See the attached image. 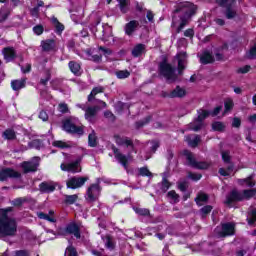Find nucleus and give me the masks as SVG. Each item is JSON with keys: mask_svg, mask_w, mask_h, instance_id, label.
<instances>
[{"mask_svg": "<svg viewBox=\"0 0 256 256\" xmlns=\"http://www.w3.org/2000/svg\"><path fill=\"white\" fill-rule=\"evenodd\" d=\"M83 160L82 157H78L76 161L71 163H62L60 165V169L62 171H67L68 173H81V161Z\"/></svg>", "mask_w": 256, "mask_h": 256, "instance_id": "9", "label": "nucleus"}, {"mask_svg": "<svg viewBox=\"0 0 256 256\" xmlns=\"http://www.w3.org/2000/svg\"><path fill=\"white\" fill-rule=\"evenodd\" d=\"M185 95H187V91L181 88V86H176V88L170 92V99H182Z\"/></svg>", "mask_w": 256, "mask_h": 256, "instance_id": "21", "label": "nucleus"}, {"mask_svg": "<svg viewBox=\"0 0 256 256\" xmlns=\"http://www.w3.org/2000/svg\"><path fill=\"white\" fill-rule=\"evenodd\" d=\"M119 3L121 13L129 11V0H117Z\"/></svg>", "mask_w": 256, "mask_h": 256, "instance_id": "39", "label": "nucleus"}, {"mask_svg": "<svg viewBox=\"0 0 256 256\" xmlns=\"http://www.w3.org/2000/svg\"><path fill=\"white\" fill-rule=\"evenodd\" d=\"M39 119H42L43 121H49V114H47L45 110H41L39 113Z\"/></svg>", "mask_w": 256, "mask_h": 256, "instance_id": "60", "label": "nucleus"}, {"mask_svg": "<svg viewBox=\"0 0 256 256\" xmlns=\"http://www.w3.org/2000/svg\"><path fill=\"white\" fill-rule=\"evenodd\" d=\"M88 179H89V176H84V177L73 176L66 181V186L68 189H80V187H83V185L87 183Z\"/></svg>", "mask_w": 256, "mask_h": 256, "instance_id": "10", "label": "nucleus"}, {"mask_svg": "<svg viewBox=\"0 0 256 256\" xmlns=\"http://www.w3.org/2000/svg\"><path fill=\"white\" fill-rule=\"evenodd\" d=\"M104 117H106V119H110V121H115V115L113 114V112L107 110L104 112Z\"/></svg>", "mask_w": 256, "mask_h": 256, "instance_id": "59", "label": "nucleus"}, {"mask_svg": "<svg viewBox=\"0 0 256 256\" xmlns=\"http://www.w3.org/2000/svg\"><path fill=\"white\" fill-rule=\"evenodd\" d=\"M43 51H53L55 49V40L48 39L41 43Z\"/></svg>", "mask_w": 256, "mask_h": 256, "instance_id": "29", "label": "nucleus"}, {"mask_svg": "<svg viewBox=\"0 0 256 256\" xmlns=\"http://www.w3.org/2000/svg\"><path fill=\"white\" fill-rule=\"evenodd\" d=\"M77 199H78L77 194L67 195L66 199H65V203H68V205H73V203H75V201H77Z\"/></svg>", "mask_w": 256, "mask_h": 256, "instance_id": "50", "label": "nucleus"}, {"mask_svg": "<svg viewBox=\"0 0 256 256\" xmlns=\"http://www.w3.org/2000/svg\"><path fill=\"white\" fill-rule=\"evenodd\" d=\"M0 235H3V237H15L17 235V221L6 217V219L0 223Z\"/></svg>", "mask_w": 256, "mask_h": 256, "instance_id": "4", "label": "nucleus"}, {"mask_svg": "<svg viewBox=\"0 0 256 256\" xmlns=\"http://www.w3.org/2000/svg\"><path fill=\"white\" fill-rule=\"evenodd\" d=\"M115 75L118 79H127L131 75V72L128 70H118L115 72Z\"/></svg>", "mask_w": 256, "mask_h": 256, "instance_id": "41", "label": "nucleus"}, {"mask_svg": "<svg viewBox=\"0 0 256 256\" xmlns=\"http://www.w3.org/2000/svg\"><path fill=\"white\" fill-rule=\"evenodd\" d=\"M103 91H105V88L101 86L93 88L90 95L88 96L89 103H93V101H97V99H95V96L98 95V93H103Z\"/></svg>", "mask_w": 256, "mask_h": 256, "instance_id": "26", "label": "nucleus"}, {"mask_svg": "<svg viewBox=\"0 0 256 256\" xmlns=\"http://www.w3.org/2000/svg\"><path fill=\"white\" fill-rule=\"evenodd\" d=\"M183 155L186 156L189 167H193V169H207L209 167L206 162H197L193 153L189 150H184Z\"/></svg>", "mask_w": 256, "mask_h": 256, "instance_id": "8", "label": "nucleus"}, {"mask_svg": "<svg viewBox=\"0 0 256 256\" xmlns=\"http://www.w3.org/2000/svg\"><path fill=\"white\" fill-rule=\"evenodd\" d=\"M9 15H10L9 11L5 9H0V23H5Z\"/></svg>", "mask_w": 256, "mask_h": 256, "instance_id": "49", "label": "nucleus"}, {"mask_svg": "<svg viewBox=\"0 0 256 256\" xmlns=\"http://www.w3.org/2000/svg\"><path fill=\"white\" fill-rule=\"evenodd\" d=\"M31 252L29 250H17L15 251V256H30Z\"/></svg>", "mask_w": 256, "mask_h": 256, "instance_id": "58", "label": "nucleus"}, {"mask_svg": "<svg viewBox=\"0 0 256 256\" xmlns=\"http://www.w3.org/2000/svg\"><path fill=\"white\" fill-rule=\"evenodd\" d=\"M173 14L172 27L175 25V19H177L178 15L180 25L178 26L176 33H181V31L185 29L186 25H189L191 17L197 14V5L191 2H180L175 6Z\"/></svg>", "mask_w": 256, "mask_h": 256, "instance_id": "1", "label": "nucleus"}, {"mask_svg": "<svg viewBox=\"0 0 256 256\" xmlns=\"http://www.w3.org/2000/svg\"><path fill=\"white\" fill-rule=\"evenodd\" d=\"M211 211H213V206L211 205H206L200 209V213L202 214L203 218L207 217Z\"/></svg>", "mask_w": 256, "mask_h": 256, "instance_id": "45", "label": "nucleus"}, {"mask_svg": "<svg viewBox=\"0 0 256 256\" xmlns=\"http://www.w3.org/2000/svg\"><path fill=\"white\" fill-rule=\"evenodd\" d=\"M54 147H58V149H69L71 146L63 141H54L53 142Z\"/></svg>", "mask_w": 256, "mask_h": 256, "instance_id": "46", "label": "nucleus"}, {"mask_svg": "<svg viewBox=\"0 0 256 256\" xmlns=\"http://www.w3.org/2000/svg\"><path fill=\"white\" fill-rule=\"evenodd\" d=\"M65 256H77V250L73 246L66 248Z\"/></svg>", "mask_w": 256, "mask_h": 256, "instance_id": "53", "label": "nucleus"}, {"mask_svg": "<svg viewBox=\"0 0 256 256\" xmlns=\"http://www.w3.org/2000/svg\"><path fill=\"white\" fill-rule=\"evenodd\" d=\"M221 155L224 163H231V155H229V151H223Z\"/></svg>", "mask_w": 256, "mask_h": 256, "instance_id": "56", "label": "nucleus"}, {"mask_svg": "<svg viewBox=\"0 0 256 256\" xmlns=\"http://www.w3.org/2000/svg\"><path fill=\"white\" fill-rule=\"evenodd\" d=\"M37 215L39 219H44V221H49L50 223H57V219L53 216H49V214L39 212Z\"/></svg>", "mask_w": 256, "mask_h": 256, "instance_id": "35", "label": "nucleus"}, {"mask_svg": "<svg viewBox=\"0 0 256 256\" xmlns=\"http://www.w3.org/2000/svg\"><path fill=\"white\" fill-rule=\"evenodd\" d=\"M256 189L243 190L242 192L237 190H232L230 194L226 197L225 204L231 207L233 203L243 201V199H251L255 197Z\"/></svg>", "mask_w": 256, "mask_h": 256, "instance_id": "2", "label": "nucleus"}, {"mask_svg": "<svg viewBox=\"0 0 256 256\" xmlns=\"http://www.w3.org/2000/svg\"><path fill=\"white\" fill-rule=\"evenodd\" d=\"M158 71L159 75L166 79L167 83H175L178 79L177 73H175L177 69L169 64L167 60L160 62Z\"/></svg>", "mask_w": 256, "mask_h": 256, "instance_id": "3", "label": "nucleus"}, {"mask_svg": "<svg viewBox=\"0 0 256 256\" xmlns=\"http://www.w3.org/2000/svg\"><path fill=\"white\" fill-rule=\"evenodd\" d=\"M101 110L100 106H90L86 108L85 111V119L89 121V123H95V117H97V113Z\"/></svg>", "mask_w": 256, "mask_h": 256, "instance_id": "14", "label": "nucleus"}, {"mask_svg": "<svg viewBox=\"0 0 256 256\" xmlns=\"http://www.w3.org/2000/svg\"><path fill=\"white\" fill-rule=\"evenodd\" d=\"M186 141L189 145V147H197L201 141V136L200 135H194V138H191L190 136H188L186 138Z\"/></svg>", "mask_w": 256, "mask_h": 256, "instance_id": "31", "label": "nucleus"}, {"mask_svg": "<svg viewBox=\"0 0 256 256\" xmlns=\"http://www.w3.org/2000/svg\"><path fill=\"white\" fill-rule=\"evenodd\" d=\"M68 235H74L76 239H81V229L75 222H71L66 226Z\"/></svg>", "mask_w": 256, "mask_h": 256, "instance_id": "18", "label": "nucleus"}, {"mask_svg": "<svg viewBox=\"0 0 256 256\" xmlns=\"http://www.w3.org/2000/svg\"><path fill=\"white\" fill-rule=\"evenodd\" d=\"M247 59H256V45H254L246 54Z\"/></svg>", "mask_w": 256, "mask_h": 256, "instance_id": "52", "label": "nucleus"}, {"mask_svg": "<svg viewBox=\"0 0 256 256\" xmlns=\"http://www.w3.org/2000/svg\"><path fill=\"white\" fill-rule=\"evenodd\" d=\"M188 127L191 131H201V129H203V121L199 120V118H196L188 125Z\"/></svg>", "mask_w": 256, "mask_h": 256, "instance_id": "25", "label": "nucleus"}, {"mask_svg": "<svg viewBox=\"0 0 256 256\" xmlns=\"http://www.w3.org/2000/svg\"><path fill=\"white\" fill-rule=\"evenodd\" d=\"M2 55L4 56L6 63H11V61H15V59H17V52L13 47L3 48Z\"/></svg>", "mask_w": 256, "mask_h": 256, "instance_id": "15", "label": "nucleus"}, {"mask_svg": "<svg viewBox=\"0 0 256 256\" xmlns=\"http://www.w3.org/2000/svg\"><path fill=\"white\" fill-rule=\"evenodd\" d=\"M39 191L41 193H53V191H55V184H53V182H42L39 185Z\"/></svg>", "mask_w": 256, "mask_h": 256, "instance_id": "23", "label": "nucleus"}, {"mask_svg": "<svg viewBox=\"0 0 256 256\" xmlns=\"http://www.w3.org/2000/svg\"><path fill=\"white\" fill-rule=\"evenodd\" d=\"M207 201H209V196L204 193L198 194V196L195 198L196 204L199 205L200 207L201 205H203V203H207Z\"/></svg>", "mask_w": 256, "mask_h": 256, "instance_id": "34", "label": "nucleus"}, {"mask_svg": "<svg viewBox=\"0 0 256 256\" xmlns=\"http://www.w3.org/2000/svg\"><path fill=\"white\" fill-rule=\"evenodd\" d=\"M114 107H115V110L117 111V113H123V110L125 109V107H127V104H125L121 101H118Z\"/></svg>", "mask_w": 256, "mask_h": 256, "instance_id": "51", "label": "nucleus"}, {"mask_svg": "<svg viewBox=\"0 0 256 256\" xmlns=\"http://www.w3.org/2000/svg\"><path fill=\"white\" fill-rule=\"evenodd\" d=\"M151 119H152L151 116H147L144 119L137 121L135 123L136 129H141V127H145V125H149V123H151Z\"/></svg>", "mask_w": 256, "mask_h": 256, "instance_id": "38", "label": "nucleus"}, {"mask_svg": "<svg viewBox=\"0 0 256 256\" xmlns=\"http://www.w3.org/2000/svg\"><path fill=\"white\" fill-rule=\"evenodd\" d=\"M217 5L219 7H224V15L226 19H235L237 17V10L233 8V4L235 3V0H215Z\"/></svg>", "mask_w": 256, "mask_h": 256, "instance_id": "5", "label": "nucleus"}, {"mask_svg": "<svg viewBox=\"0 0 256 256\" xmlns=\"http://www.w3.org/2000/svg\"><path fill=\"white\" fill-rule=\"evenodd\" d=\"M168 199H171L172 203H179L180 196L175 192V190H171L167 193Z\"/></svg>", "mask_w": 256, "mask_h": 256, "instance_id": "40", "label": "nucleus"}, {"mask_svg": "<svg viewBox=\"0 0 256 256\" xmlns=\"http://www.w3.org/2000/svg\"><path fill=\"white\" fill-rule=\"evenodd\" d=\"M33 31H34L35 35H43V31H44L43 25L34 26Z\"/></svg>", "mask_w": 256, "mask_h": 256, "instance_id": "57", "label": "nucleus"}, {"mask_svg": "<svg viewBox=\"0 0 256 256\" xmlns=\"http://www.w3.org/2000/svg\"><path fill=\"white\" fill-rule=\"evenodd\" d=\"M2 137L4 139H6L7 141H15V139H17V134L15 133V130H13V129H6L3 132Z\"/></svg>", "mask_w": 256, "mask_h": 256, "instance_id": "28", "label": "nucleus"}, {"mask_svg": "<svg viewBox=\"0 0 256 256\" xmlns=\"http://www.w3.org/2000/svg\"><path fill=\"white\" fill-rule=\"evenodd\" d=\"M115 143L119 145L120 147H131L132 149H135V144H133V140L129 139V137H121L120 135L114 136Z\"/></svg>", "mask_w": 256, "mask_h": 256, "instance_id": "17", "label": "nucleus"}, {"mask_svg": "<svg viewBox=\"0 0 256 256\" xmlns=\"http://www.w3.org/2000/svg\"><path fill=\"white\" fill-rule=\"evenodd\" d=\"M187 182H180L178 183V189L182 191V193H185V191H187Z\"/></svg>", "mask_w": 256, "mask_h": 256, "instance_id": "62", "label": "nucleus"}, {"mask_svg": "<svg viewBox=\"0 0 256 256\" xmlns=\"http://www.w3.org/2000/svg\"><path fill=\"white\" fill-rule=\"evenodd\" d=\"M171 188V182L167 179V174H163L162 182H161V191L162 193H167L169 189Z\"/></svg>", "mask_w": 256, "mask_h": 256, "instance_id": "30", "label": "nucleus"}, {"mask_svg": "<svg viewBox=\"0 0 256 256\" xmlns=\"http://www.w3.org/2000/svg\"><path fill=\"white\" fill-rule=\"evenodd\" d=\"M209 115H211V112L204 110V109H200L198 110V120H201L202 123L203 121H205V119H207V117H209Z\"/></svg>", "mask_w": 256, "mask_h": 256, "instance_id": "42", "label": "nucleus"}, {"mask_svg": "<svg viewBox=\"0 0 256 256\" xmlns=\"http://www.w3.org/2000/svg\"><path fill=\"white\" fill-rule=\"evenodd\" d=\"M68 67L73 74L77 76L81 75V65L79 63L70 61Z\"/></svg>", "mask_w": 256, "mask_h": 256, "instance_id": "27", "label": "nucleus"}, {"mask_svg": "<svg viewBox=\"0 0 256 256\" xmlns=\"http://www.w3.org/2000/svg\"><path fill=\"white\" fill-rule=\"evenodd\" d=\"M21 173L13 170V168H4L0 170V181H7V179H20Z\"/></svg>", "mask_w": 256, "mask_h": 256, "instance_id": "13", "label": "nucleus"}, {"mask_svg": "<svg viewBox=\"0 0 256 256\" xmlns=\"http://www.w3.org/2000/svg\"><path fill=\"white\" fill-rule=\"evenodd\" d=\"M57 33H62L65 29V26L59 22V20L55 17H52L51 19Z\"/></svg>", "mask_w": 256, "mask_h": 256, "instance_id": "37", "label": "nucleus"}, {"mask_svg": "<svg viewBox=\"0 0 256 256\" xmlns=\"http://www.w3.org/2000/svg\"><path fill=\"white\" fill-rule=\"evenodd\" d=\"M11 87L13 91H19L20 89H23V87H25V80H13L11 82Z\"/></svg>", "mask_w": 256, "mask_h": 256, "instance_id": "33", "label": "nucleus"}, {"mask_svg": "<svg viewBox=\"0 0 256 256\" xmlns=\"http://www.w3.org/2000/svg\"><path fill=\"white\" fill-rule=\"evenodd\" d=\"M39 157H34L30 161H24L21 163V168L23 170L24 174L27 173H35L37 169L39 168Z\"/></svg>", "mask_w": 256, "mask_h": 256, "instance_id": "11", "label": "nucleus"}, {"mask_svg": "<svg viewBox=\"0 0 256 256\" xmlns=\"http://www.w3.org/2000/svg\"><path fill=\"white\" fill-rule=\"evenodd\" d=\"M234 103L232 99H226L224 102V113H229L234 107Z\"/></svg>", "mask_w": 256, "mask_h": 256, "instance_id": "43", "label": "nucleus"}, {"mask_svg": "<svg viewBox=\"0 0 256 256\" xmlns=\"http://www.w3.org/2000/svg\"><path fill=\"white\" fill-rule=\"evenodd\" d=\"M11 203L14 207H21L23 203H27V198H16Z\"/></svg>", "mask_w": 256, "mask_h": 256, "instance_id": "47", "label": "nucleus"}, {"mask_svg": "<svg viewBox=\"0 0 256 256\" xmlns=\"http://www.w3.org/2000/svg\"><path fill=\"white\" fill-rule=\"evenodd\" d=\"M212 129L214 131H223V129H225V125H223L221 122H214L212 124Z\"/></svg>", "mask_w": 256, "mask_h": 256, "instance_id": "55", "label": "nucleus"}, {"mask_svg": "<svg viewBox=\"0 0 256 256\" xmlns=\"http://www.w3.org/2000/svg\"><path fill=\"white\" fill-rule=\"evenodd\" d=\"M200 63L202 65H209V63H215V57L209 51H204L200 56Z\"/></svg>", "mask_w": 256, "mask_h": 256, "instance_id": "22", "label": "nucleus"}, {"mask_svg": "<svg viewBox=\"0 0 256 256\" xmlns=\"http://www.w3.org/2000/svg\"><path fill=\"white\" fill-rule=\"evenodd\" d=\"M105 241V247L107 249H110V251H113L115 249V242H113V238L111 236L102 237Z\"/></svg>", "mask_w": 256, "mask_h": 256, "instance_id": "36", "label": "nucleus"}, {"mask_svg": "<svg viewBox=\"0 0 256 256\" xmlns=\"http://www.w3.org/2000/svg\"><path fill=\"white\" fill-rule=\"evenodd\" d=\"M215 235L220 238L230 237L231 235H235V223L227 222L215 229Z\"/></svg>", "mask_w": 256, "mask_h": 256, "instance_id": "6", "label": "nucleus"}, {"mask_svg": "<svg viewBox=\"0 0 256 256\" xmlns=\"http://www.w3.org/2000/svg\"><path fill=\"white\" fill-rule=\"evenodd\" d=\"M249 71H251V67L249 65H246L242 68H239L237 70V73H242V74H245V73H249Z\"/></svg>", "mask_w": 256, "mask_h": 256, "instance_id": "63", "label": "nucleus"}, {"mask_svg": "<svg viewBox=\"0 0 256 256\" xmlns=\"http://www.w3.org/2000/svg\"><path fill=\"white\" fill-rule=\"evenodd\" d=\"M62 127L66 133H71L72 135H83L84 133L83 127L75 125L71 118L63 120Z\"/></svg>", "mask_w": 256, "mask_h": 256, "instance_id": "7", "label": "nucleus"}, {"mask_svg": "<svg viewBox=\"0 0 256 256\" xmlns=\"http://www.w3.org/2000/svg\"><path fill=\"white\" fill-rule=\"evenodd\" d=\"M147 47L145 46V44H137L136 46H134V48L132 49V56L133 57H141V55H143V53H145Z\"/></svg>", "mask_w": 256, "mask_h": 256, "instance_id": "24", "label": "nucleus"}, {"mask_svg": "<svg viewBox=\"0 0 256 256\" xmlns=\"http://www.w3.org/2000/svg\"><path fill=\"white\" fill-rule=\"evenodd\" d=\"M189 179H192V181H199V179H201V174H195V173H191L189 172L188 174Z\"/></svg>", "mask_w": 256, "mask_h": 256, "instance_id": "61", "label": "nucleus"}, {"mask_svg": "<svg viewBox=\"0 0 256 256\" xmlns=\"http://www.w3.org/2000/svg\"><path fill=\"white\" fill-rule=\"evenodd\" d=\"M86 195V199L90 203L97 201V199H99V195H101V186H99V184L90 185L87 189Z\"/></svg>", "mask_w": 256, "mask_h": 256, "instance_id": "12", "label": "nucleus"}, {"mask_svg": "<svg viewBox=\"0 0 256 256\" xmlns=\"http://www.w3.org/2000/svg\"><path fill=\"white\" fill-rule=\"evenodd\" d=\"M97 133L95 130H92L91 133L88 135V145L89 147H97Z\"/></svg>", "mask_w": 256, "mask_h": 256, "instance_id": "32", "label": "nucleus"}, {"mask_svg": "<svg viewBox=\"0 0 256 256\" xmlns=\"http://www.w3.org/2000/svg\"><path fill=\"white\" fill-rule=\"evenodd\" d=\"M139 175H141L142 177H153V173H151V171H149L147 167L140 168Z\"/></svg>", "mask_w": 256, "mask_h": 256, "instance_id": "48", "label": "nucleus"}, {"mask_svg": "<svg viewBox=\"0 0 256 256\" xmlns=\"http://www.w3.org/2000/svg\"><path fill=\"white\" fill-rule=\"evenodd\" d=\"M112 151L115 155V159H117V161L121 163V165H123L125 169H127V156H125L123 153H120L118 148L115 146H112Z\"/></svg>", "mask_w": 256, "mask_h": 256, "instance_id": "20", "label": "nucleus"}, {"mask_svg": "<svg viewBox=\"0 0 256 256\" xmlns=\"http://www.w3.org/2000/svg\"><path fill=\"white\" fill-rule=\"evenodd\" d=\"M134 211L137 215H141L142 217H149V215H151L149 209L146 208H135Z\"/></svg>", "mask_w": 256, "mask_h": 256, "instance_id": "44", "label": "nucleus"}, {"mask_svg": "<svg viewBox=\"0 0 256 256\" xmlns=\"http://www.w3.org/2000/svg\"><path fill=\"white\" fill-rule=\"evenodd\" d=\"M151 144H152V146H151L152 153H155L157 151L158 147H160V145H161L159 143V141H152Z\"/></svg>", "mask_w": 256, "mask_h": 256, "instance_id": "64", "label": "nucleus"}, {"mask_svg": "<svg viewBox=\"0 0 256 256\" xmlns=\"http://www.w3.org/2000/svg\"><path fill=\"white\" fill-rule=\"evenodd\" d=\"M137 29H139V21L137 20H131L124 27V31L128 35V37H131V35H133V33L137 31Z\"/></svg>", "mask_w": 256, "mask_h": 256, "instance_id": "19", "label": "nucleus"}, {"mask_svg": "<svg viewBox=\"0 0 256 256\" xmlns=\"http://www.w3.org/2000/svg\"><path fill=\"white\" fill-rule=\"evenodd\" d=\"M176 59L178 60V73L179 75H183V71H185V65H187V52H180L176 55Z\"/></svg>", "mask_w": 256, "mask_h": 256, "instance_id": "16", "label": "nucleus"}, {"mask_svg": "<svg viewBox=\"0 0 256 256\" xmlns=\"http://www.w3.org/2000/svg\"><path fill=\"white\" fill-rule=\"evenodd\" d=\"M58 111L63 114L69 113V106L67 105V103H60L58 105Z\"/></svg>", "mask_w": 256, "mask_h": 256, "instance_id": "54", "label": "nucleus"}]
</instances>
